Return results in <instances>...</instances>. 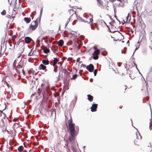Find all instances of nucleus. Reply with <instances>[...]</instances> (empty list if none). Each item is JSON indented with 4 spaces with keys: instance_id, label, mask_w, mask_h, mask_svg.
<instances>
[{
    "instance_id": "f257e3e1",
    "label": "nucleus",
    "mask_w": 152,
    "mask_h": 152,
    "mask_svg": "<svg viewBox=\"0 0 152 152\" xmlns=\"http://www.w3.org/2000/svg\"><path fill=\"white\" fill-rule=\"evenodd\" d=\"M69 127L70 130V136L69 137L68 140L71 144L75 143V137L76 131L75 129V124L72 122V119L71 116L70 115V119L68 121Z\"/></svg>"
},
{
    "instance_id": "f03ea898",
    "label": "nucleus",
    "mask_w": 152,
    "mask_h": 152,
    "mask_svg": "<svg viewBox=\"0 0 152 152\" xmlns=\"http://www.w3.org/2000/svg\"><path fill=\"white\" fill-rule=\"evenodd\" d=\"M136 8L137 11V27H140L141 28L142 27V4H137L136 5Z\"/></svg>"
},
{
    "instance_id": "7ed1b4c3",
    "label": "nucleus",
    "mask_w": 152,
    "mask_h": 152,
    "mask_svg": "<svg viewBox=\"0 0 152 152\" xmlns=\"http://www.w3.org/2000/svg\"><path fill=\"white\" fill-rule=\"evenodd\" d=\"M40 17H39L38 19H37L35 20L32 21L29 26V28L32 31L35 30L37 27L39 25L38 22H40Z\"/></svg>"
},
{
    "instance_id": "20e7f679",
    "label": "nucleus",
    "mask_w": 152,
    "mask_h": 152,
    "mask_svg": "<svg viewBox=\"0 0 152 152\" xmlns=\"http://www.w3.org/2000/svg\"><path fill=\"white\" fill-rule=\"evenodd\" d=\"M10 122L9 121H7L6 119L5 118L2 119L1 121V127L0 129H2L3 132H6L7 129V125Z\"/></svg>"
},
{
    "instance_id": "39448f33",
    "label": "nucleus",
    "mask_w": 152,
    "mask_h": 152,
    "mask_svg": "<svg viewBox=\"0 0 152 152\" xmlns=\"http://www.w3.org/2000/svg\"><path fill=\"white\" fill-rule=\"evenodd\" d=\"M7 127L6 132H7L8 134L11 135H14L16 134V131L15 129L13 128L12 125L10 124V123L8 124Z\"/></svg>"
},
{
    "instance_id": "423d86ee",
    "label": "nucleus",
    "mask_w": 152,
    "mask_h": 152,
    "mask_svg": "<svg viewBox=\"0 0 152 152\" xmlns=\"http://www.w3.org/2000/svg\"><path fill=\"white\" fill-rule=\"evenodd\" d=\"M144 11V13L146 15H149L150 12L151 11V8L149 6H145Z\"/></svg>"
},
{
    "instance_id": "0eeeda50",
    "label": "nucleus",
    "mask_w": 152,
    "mask_h": 152,
    "mask_svg": "<svg viewBox=\"0 0 152 152\" xmlns=\"http://www.w3.org/2000/svg\"><path fill=\"white\" fill-rule=\"evenodd\" d=\"M113 3L115 7H121L120 0H115Z\"/></svg>"
},
{
    "instance_id": "6e6552de",
    "label": "nucleus",
    "mask_w": 152,
    "mask_h": 152,
    "mask_svg": "<svg viewBox=\"0 0 152 152\" xmlns=\"http://www.w3.org/2000/svg\"><path fill=\"white\" fill-rule=\"evenodd\" d=\"M83 21L85 22H87L88 23H92L93 21V19L92 17H88L86 18V20H83Z\"/></svg>"
},
{
    "instance_id": "1a4fd4ad",
    "label": "nucleus",
    "mask_w": 152,
    "mask_h": 152,
    "mask_svg": "<svg viewBox=\"0 0 152 152\" xmlns=\"http://www.w3.org/2000/svg\"><path fill=\"white\" fill-rule=\"evenodd\" d=\"M86 68L90 72H92L94 70V66L92 64H90L89 65L86 66Z\"/></svg>"
},
{
    "instance_id": "9d476101",
    "label": "nucleus",
    "mask_w": 152,
    "mask_h": 152,
    "mask_svg": "<svg viewBox=\"0 0 152 152\" xmlns=\"http://www.w3.org/2000/svg\"><path fill=\"white\" fill-rule=\"evenodd\" d=\"M97 107V104H93L91 108V111L93 112L96 111Z\"/></svg>"
},
{
    "instance_id": "9b49d317",
    "label": "nucleus",
    "mask_w": 152,
    "mask_h": 152,
    "mask_svg": "<svg viewBox=\"0 0 152 152\" xmlns=\"http://www.w3.org/2000/svg\"><path fill=\"white\" fill-rule=\"evenodd\" d=\"M120 1H121V6L122 7H124L128 3L127 0H120Z\"/></svg>"
},
{
    "instance_id": "f8f14e48",
    "label": "nucleus",
    "mask_w": 152,
    "mask_h": 152,
    "mask_svg": "<svg viewBox=\"0 0 152 152\" xmlns=\"http://www.w3.org/2000/svg\"><path fill=\"white\" fill-rule=\"evenodd\" d=\"M46 67L45 66L44 64H40V66L39 67V70L42 69L43 70H45V71L47 70V69H46Z\"/></svg>"
},
{
    "instance_id": "ddd939ff",
    "label": "nucleus",
    "mask_w": 152,
    "mask_h": 152,
    "mask_svg": "<svg viewBox=\"0 0 152 152\" xmlns=\"http://www.w3.org/2000/svg\"><path fill=\"white\" fill-rule=\"evenodd\" d=\"M32 40V39L29 37H26L25 38V42L27 44L29 43Z\"/></svg>"
},
{
    "instance_id": "4468645a",
    "label": "nucleus",
    "mask_w": 152,
    "mask_h": 152,
    "mask_svg": "<svg viewBox=\"0 0 152 152\" xmlns=\"http://www.w3.org/2000/svg\"><path fill=\"white\" fill-rule=\"evenodd\" d=\"M130 18V16L128 15L126 18L124 20V21L125 23H128L129 22Z\"/></svg>"
},
{
    "instance_id": "2eb2a0df",
    "label": "nucleus",
    "mask_w": 152,
    "mask_h": 152,
    "mask_svg": "<svg viewBox=\"0 0 152 152\" xmlns=\"http://www.w3.org/2000/svg\"><path fill=\"white\" fill-rule=\"evenodd\" d=\"M69 11L70 15H71V16L69 18V20H70L72 18L73 14L74 13L76 14V12L75 11H74L72 9H70Z\"/></svg>"
},
{
    "instance_id": "dca6fc26",
    "label": "nucleus",
    "mask_w": 152,
    "mask_h": 152,
    "mask_svg": "<svg viewBox=\"0 0 152 152\" xmlns=\"http://www.w3.org/2000/svg\"><path fill=\"white\" fill-rule=\"evenodd\" d=\"M42 62L43 64L45 65H48L49 63V61L48 59L47 60L44 59L42 60Z\"/></svg>"
},
{
    "instance_id": "f3484780",
    "label": "nucleus",
    "mask_w": 152,
    "mask_h": 152,
    "mask_svg": "<svg viewBox=\"0 0 152 152\" xmlns=\"http://www.w3.org/2000/svg\"><path fill=\"white\" fill-rule=\"evenodd\" d=\"M100 53V50L99 49H96L95 50L94 52L93 53L92 55L94 56V55H98Z\"/></svg>"
},
{
    "instance_id": "a211bd4d",
    "label": "nucleus",
    "mask_w": 152,
    "mask_h": 152,
    "mask_svg": "<svg viewBox=\"0 0 152 152\" xmlns=\"http://www.w3.org/2000/svg\"><path fill=\"white\" fill-rule=\"evenodd\" d=\"M54 59L53 65V66H55L57 63L58 61L59 60L56 58H54Z\"/></svg>"
},
{
    "instance_id": "6ab92c4d",
    "label": "nucleus",
    "mask_w": 152,
    "mask_h": 152,
    "mask_svg": "<svg viewBox=\"0 0 152 152\" xmlns=\"http://www.w3.org/2000/svg\"><path fill=\"white\" fill-rule=\"evenodd\" d=\"M24 20L27 23H30L31 21V18H24Z\"/></svg>"
},
{
    "instance_id": "aec40b11",
    "label": "nucleus",
    "mask_w": 152,
    "mask_h": 152,
    "mask_svg": "<svg viewBox=\"0 0 152 152\" xmlns=\"http://www.w3.org/2000/svg\"><path fill=\"white\" fill-rule=\"evenodd\" d=\"M88 97V99L90 102H91L93 101V97L90 94H88L87 95Z\"/></svg>"
},
{
    "instance_id": "412c9836",
    "label": "nucleus",
    "mask_w": 152,
    "mask_h": 152,
    "mask_svg": "<svg viewBox=\"0 0 152 152\" xmlns=\"http://www.w3.org/2000/svg\"><path fill=\"white\" fill-rule=\"evenodd\" d=\"M4 50H2V46L0 45V56H1L4 54Z\"/></svg>"
},
{
    "instance_id": "4be33fe9",
    "label": "nucleus",
    "mask_w": 152,
    "mask_h": 152,
    "mask_svg": "<svg viewBox=\"0 0 152 152\" xmlns=\"http://www.w3.org/2000/svg\"><path fill=\"white\" fill-rule=\"evenodd\" d=\"M64 44V41L63 40H60L58 43V45L59 46H62Z\"/></svg>"
},
{
    "instance_id": "5701e85b",
    "label": "nucleus",
    "mask_w": 152,
    "mask_h": 152,
    "mask_svg": "<svg viewBox=\"0 0 152 152\" xmlns=\"http://www.w3.org/2000/svg\"><path fill=\"white\" fill-rule=\"evenodd\" d=\"M24 149V147L23 146H20L18 148V150L19 152H21Z\"/></svg>"
},
{
    "instance_id": "b1692460",
    "label": "nucleus",
    "mask_w": 152,
    "mask_h": 152,
    "mask_svg": "<svg viewBox=\"0 0 152 152\" xmlns=\"http://www.w3.org/2000/svg\"><path fill=\"white\" fill-rule=\"evenodd\" d=\"M44 52L45 53H47L50 52V50L49 49L46 48L43 50Z\"/></svg>"
},
{
    "instance_id": "393cba45",
    "label": "nucleus",
    "mask_w": 152,
    "mask_h": 152,
    "mask_svg": "<svg viewBox=\"0 0 152 152\" xmlns=\"http://www.w3.org/2000/svg\"><path fill=\"white\" fill-rule=\"evenodd\" d=\"M97 3L100 6H104L103 4V3L102 2L101 0H96Z\"/></svg>"
},
{
    "instance_id": "a878e982",
    "label": "nucleus",
    "mask_w": 152,
    "mask_h": 152,
    "mask_svg": "<svg viewBox=\"0 0 152 152\" xmlns=\"http://www.w3.org/2000/svg\"><path fill=\"white\" fill-rule=\"evenodd\" d=\"M34 71L32 69H31L28 71V73L29 75H34Z\"/></svg>"
},
{
    "instance_id": "bb28decb",
    "label": "nucleus",
    "mask_w": 152,
    "mask_h": 152,
    "mask_svg": "<svg viewBox=\"0 0 152 152\" xmlns=\"http://www.w3.org/2000/svg\"><path fill=\"white\" fill-rule=\"evenodd\" d=\"M77 75L76 74H74L73 75L72 77L71 78V80H75L76 79V78L77 77Z\"/></svg>"
},
{
    "instance_id": "cd10ccee",
    "label": "nucleus",
    "mask_w": 152,
    "mask_h": 152,
    "mask_svg": "<svg viewBox=\"0 0 152 152\" xmlns=\"http://www.w3.org/2000/svg\"><path fill=\"white\" fill-rule=\"evenodd\" d=\"M150 124L151 122L148 121L147 123V128H149L150 130H151V128Z\"/></svg>"
},
{
    "instance_id": "c85d7f7f",
    "label": "nucleus",
    "mask_w": 152,
    "mask_h": 152,
    "mask_svg": "<svg viewBox=\"0 0 152 152\" xmlns=\"http://www.w3.org/2000/svg\"><path fill=\"white\" fill-rule=\"evenodd\" d=\"M137 138L138 140H141L142 139V137L140 135V134H139V135L138 134L137 135Z\"/></svg>"
},
{
    "instance_id": "c756f323",
    "label": "nucleus",
    "mask_w": 152,
    "mask_h": 152,
    "mask_svg": "<svg viewBox=\"0 0 152 152\" xmlns=\"http://www.w3.org/2000/svg\"><path fill=\"white\" fill-rule=\"evenodd\" d=\"M41 90H40V89L39 88L37 92V94H38V96L37 95L36 96H39L40 95V94H41Z\"/></svg>"
},
{
    "instance_id": "7c9ffc66",
    "label": "nucleus",
    "mask_w": 152,
    "mask_h": 152,
    "mask_svg": "<svg viewBox=\"0 0 152 152\" xmlns=\"http://www.w3.org/2000/svg\"><path fill=\"white\" fill-rule=\"evenodd\" d=\"M95 56H94L93 58V59L94 60H97L99 56L98 55H95Z\"/></svg>"
},
{
    "instance_id": "2f4dec72",
    "label": "nucleus",
    "mask_w": 152,
    "mask_h": 152,
    "mask_svg": "<svg viewBox=\"0 0 152 152\" xmlns=\"http://www.w3.org/2000/svg\"><path fill=\"white\" fill-rule=\"evenodd\" d=\"M16 36L15 35H14L12 37V39L13 41L15 40V39H16Z\"/></svg>"
},
{
    "instance_id": "473e14b6",
    "label": "nucleus",
    "mask_w": 152,
    "mask_h": 152,
    "mask_svg": "<svg viewBox=\"0 0 152 152\" xmlns=\"http://www.w3.org/2000/svg\"><path fill=\"white\" fill-rule=\"evenodd\" d=\"M1 13L2 15H5L6 14V11L4 10L2 12H1Z\"/></svg>"
},
{
    "instance_id": "72a5a7b5",
    "label": "nucleus",
    "mask_w": 152,
    "mask_h": 152,
    "mask_svg": "<svg viewBox=\"0 0 152 152\" xmlns=\"http://www.w3.org/2000/svg\"><path fill=\"white\" fill-rule=\"evenodd\" d=\"M149 47L152 50V40L150 42V45H149Z\"/></svg>"
},
{
    "instance_id": "f704fd0d",
    "label": "nucleus",
    "mask_w": 152,
    "mask_h": 152,
    "mask_svg": "<svg viewBox=\"0 0 152 152\" xmlns=\"http://www.w3.org/2000/svg\"><path fill=\"white\" fill-rule=\"evenodd\" d=\"M97 70L96 69L94 71V76H96L97 74Z\"/></svg>"
},
{
    "instance_id": "c9c22d12",
    "label": "nucleus",
    "mask_w": 152,
    "mask_h": 152,
    "mask_svg": "<svg viewBox=\"0 0 152 152\" xmlns=\"http://www.w3.org/2000/svg\"><path fill=\"white\" fill-rule=\"evenodd\" d=\"M22 67V66L20 65H18L17 67V69H20Z\"/></svg>"
},
{
    "instance_id": "e433bc0d",
    "label": "nucleus",
    "mask_w": 152,
    "mask_h": 152,
    "mask_svg": "<svg viewBox=\"0 0 152 152\" xmlns=\"http://www.w3.org/2000/svg\"><path fill=\"white\" fill-rule=\"evenodd\" d=\"M16 61H17L16 60H15V61H14V62L13 63V65L15 67L16 66Z\"/></svg>"
},
{
    "instance_id": "4c0bfd02",
    "label": "nucleus",
    "mask_w": 152,
    "mask_h": 152,
    "mask_svg": "<svg viewBox=\"0 0 152 152\" xmlns=\"http://www.w3.org/2000/svg\"><path fill=\"white\" fill-rule=\"evenodd\" d=\"M57 66H56V67L55 69H54V71L55 72H56L57 71Z\"/></svg>"
},
{
    "instance_id": "58836bf2",
    "label": "nucleus",
    "mask_w": 152,
    "mask_h": 152,
    "mask_svg": "<svg viewBox=\"0 0 152 152\" xmlns=\"http://www.w3.org/2000/svg\"><path fill=\"white\" fill-rule=\"evenodd\" d=\"M80 60V58H77V60H76L77 62H79Z\"/></svg>"
},
{
    "instance_id": "ea45409f",
    "label": "nucleus",
    "mask_w": 152,
    "mask_h": 152,
    "mask_svg": "<svg viewBox=\"0 0 152 152\" xmlns=\"http://www.w3.org/2000/svg\"><path fill=\"white\" fill-rule=\"evenodd\" d=\"M22 72L24 75H25V72L23 69H22Z\"/></svg>"
},
{
    "instance_id": "a19ab883",
    "label": "nucleus",
    "mask_w": 152,
    "mask_h": 152,
    "mask_svg": "<svg viewBox=\"0 0 152 152\" xmlns=\"http://www.w3.org/2000/svg\"><path fill=\"white\" fill-rule=\"evenodd\" d=\"M39 45H39V42H38V43H37V45H36V46L37 47H39Z\"/></svg>"
},
{
    "instance_id": "79ce46f5",
    "label": "nucleus",
    "mask_w": 152,
    "mask_h": 152,
    "mask_svg": "<svg viewBox=\"0 0 152 152\" xmlns=\"http://www.w3.org/2000/svg\"><path fill=\"white\" fill-rule=\"evenodd\" d=\"M5 84H6V85H7V87H8V88H9V84H8V83H7V82H6V83H5Z\"/></svg>"
},
{
    "instance_id": "37998d69",
    "label": "nucleus",
    "mask_w": 152,
    "mask_h": 152,
    "mask_svg": "<svg viewBox=\"0 0 152 152\" xmlns=\"http://www.w3.org/2000/svg\"><path fill=\"white\" fill-rule=\"evenodd\" d=\"M42 10H43V8L42 7V8H41V10H40V13H41V14L42 12Z\"/></svg>"
},
{
    "instance_id": "c03bdc74",
    "label": "nucleus",
    "mask_w": 152,
    "mask_h": 152,
    "mask_svg": "<svg viewBox=\"0 0 152 152\" xmlns=\"http://www.w3.org/2000/svg\"><path fill=\"white\" fill-rule=\"evenodd\" d=\"M80 47H81V46L80 45H79L78 46H77V48L78 49H79L80 48Z\"/></svg>"
},
{
    "instance_id": "a18cd8bd",
    "label": "nucleus",
    "mask_w": 152,
    "mask_h": 152,
    "mask_svg": "<svg viewBox=\"0 0 152 152\" xmlns=\"http://www.w3.org/2000/svg\"><path fill=\"white\" fill-rule=\"evenodd\" d=\"M82 66L84 67H86V66L85 64H82Z\"/></svg>"
},
{
    "instance_id": "49530a36",
    "label": "nucleus",
    "mask_w": 152,
    "mask_h": 152,
    "mask_svg": "<svg viewBox=\"0 0 152 152\" xmlns=\"http://www.w3.org/2000/svg\"><path fill=\"white\" fill-rule=\"evenodd\" d=\"M77 18L78 19V20H80V18H80V17H78L77 16Z\"/></svg>"
},
{
    "instance_id": "de8ad7c7",
    "label": "nucleus",
    "mask_w": 152,
    "mask_h": 152,
    "mask_svg": "<svg viewBox=\"0 0 152 152\" xmlns=\"http://www.w3.org/2000/svg\"><path fill=\"white\" fill-rule=\"evenodd\" d=\"M115 0H110V1L112 2H113L114 1H115Z\"/></svg>"
},
{
    "instance_id": "09e8293b",
    "label": "nucleus",
    "mask_w": 152,
    "mask_h": 152,
    "mask_svg": "<svg viewBox=\"0 0 152 152\" xmlns=\"http://www.w3.org/2000/svg\"><path fill=\"white\" fill-rule=\"evenodd\" d=\"M35 94H36V93H35V94H33L31 95V97H32L33 96H34V95Z\"/></svg>"
},
{
    "instance_id": "8fccbe9b",
    "label": "nucleus",
    "mask_w": 152,
    "mask_h": 152,
    "mask_svg": "<svg viewBox=\"0 0 152 152\" xmlns=\"http://www.w3.org/2000/svg\"><path fill=\"white\" fill-rule=\"evenodd\" d=\"M93 80L92 79H90V82H92Z\"/></svg>"
},
{
    "instance_id": "3c124183",
    "label": "nucleus",
    "mask_w": 152,
    "mask_h": 152,
    "mask_svg": "<svg viewBox=\"0 0 152 152\" xmlns=\"http://www.w3.org/2000/svg\"><path fill=\"white\" fill-rule=\"evenodd\" d=\"M13 121H16V119H14L13 120Z\"/></svg>"
},
{
    "instance_id": "603ef678",
    "label": "nucleus",
    "mask_w": 152,
    "mask_h": 152,
    "mask_svg": "<svg viewBox=\"0 0 152 152\" xmlns=\"http://www.w3.org/2000/svg\"><path fill=\"white\" fill-rule=\"evenodd\" d=\"M8 42H9V44H10V43H11V41H10V40H9V41H8Z\"/></svg>"
},
{
    "instance_id": "864d4df0",
    "label": "nucleus",
    "mask_w": 152,
    "mask_h": 152,
    "mask_svg": "<svg viewBox=\"0 0 152 152\" xmlns=\"http://www.w3.org/2000/svg\"><path fill=\"white\" fill-rule=\"evenodd\" d=\"M0 113H1V114H2V111H0ZM2 115H1V116H2Z\"/></svg>"
},
{
    "instance_id": "5fc2aeb1",
    "label": "nucleus",
    "mask_w": 152,
    "mask_h": 152,
    "mask_svg": "<svg viewBox=\"0 0 152 152\" xmlns=\"http://www.w3.org/2000/svg\"><path fill=\"white\" fill-rule=\"evenodd\" d=\"M20 42L18 41V42H17V45H18H18H19V43H20Z\"/></svg>"
},
{
    "instance_id": "6e6d98bb",
    "label": "nucleus",
    "mask_w": 152,
    "mask_h": 152,
    "mask_svg": "<svg viewBox=\"0 0 152 152\" xmlns=\"http://www.w3.org/2000/svg\"><path fill=\"white\" fill-rule=\"evenodd\" d=\"M26 150H24L23 151V152H26Z\"/></svg>"
},
{
    "instance_id": "4d7b16f0",
    "label": "nucleus",
    "mask_w": 152,
    "mask_h": 152,
    "mask_svg": "<svg viewBox=\"0 0 152 152\" xmlns=\"http://www.w3.org/2000/svg\"><path fill=\"white\" fill-rule=\"evenodd\" d=\"M145 26H144V28H143V29L144 28H145Z\"/></svg>"
},
{
    "instance_id": "13d9d810",
    "label": "nucleus",
    "mask_w": 152,
    "mask_h": 152,
    "mask_svg": "<svg viewBox=\"0 0 152 152\" xmlns=\"http://www.w3.org/2000/svg\"><path fill=\"white\" fill-rule=\"evenodd\" d=\"M73 152H77V151L75 150H74V151H73Z\"/></svg>"
},
{
    "instance_id": "bf43d9fd",
    "label": "nucleus",
    "mask_w": 152,
    "mask_h": 152,
    "mask_svg": "<svg viewBox=\"0 0 152 152\" xmlns=\"http://www.w3.org/2000/svg\"><path fill=\"white\" fill-rule=\"evenodd\" d=\"M144 126H145V127H146V124H144Z\"/></svg>"
},
{
    "instance_id": "052dcab7",
    "label": "nucleus",
    "mask_w": 152,
    "mask_h": 152,
    "mask_svg": "<svg viewBox=\"0 0 152 152\" xmlns=\"http://www.w3.org/2000/svg\"><path fill=\"white\" fill-rule=\"evenodd\" d=\"M148 23H151V22H150L149 21L148 22Z\"/></svg>"
},
{
    "instance_id": "680f3d73",
    "label": "nucleus",
    "mask_w": 152,
    "mask_h": 152,
    "mask_svg": "<svg viewBox=\"0 0 152 152\" xmlns=\"http://www.w3.org/2000/svg\"><path fill=\"white\" fill-rule=\"evenodd\" d=\"M130 74L132 75V74H133V72H132V73H131L130 72Z\"/></svg>"
},
{
    "instance_id": "e2e57ef3",
    "label": "nucleus",
    "mask_w": 152,
    "mask_h": 152,
    "mask_svg": "<svg viewBox=\"0 0 152 152\" xmlns=\"http://www.w3.org/2000/svg\"><path fill=\"white\" fill-rule=\"evenodd\" d=\"M21 54H20V56H18V57H20V56H21Z\"/></svg>"
},
{
    "instance_id": "0e129e2a",
    "label": "nucleus",
    "mask_w": 152,
    "mask_h": 152,
    "mask_svg": "<svg viewBox=\"0 0 152 152\" xmlns=\"http://www.w3.org/2000/svg\"><path fill=\"white\" fill-rule=\"evenodd\" d=\"M129 69V71H130V70H132V69Z\"/></svg>"
},
{
    "instance_id": "69168bd1",
    "label": "nucleus",
    "mask_w": 152,
    "mask_h": 152,
    "mask_svg": "<svg viewBox=\"0 0 152 152\" xmlns=\"http://www.w3.org/2000/svg\"><path fill=\"white\" fill-rule=\"evenodd\" d=\"M58 143V144H60L61 143V142H59Z\"/></svg>"
},
{
    "instance_id": "338daca9",
    "label": "nucleus",
    "mask_w": 152,
    "mask_h": 152,
    "mask_svg": "<svg viewBox=\"0 0 152 152\" xmlns=\"http://www.w3.org/2000/svg\"><path fill=\"white\" fill-rule=\"evenodd\" d=\"M132 33L133 32V31H132Z\"/></svg>"
},
{
    "instance_id": "774afa93",
    "label": "nucleus",
    "mask_w": 152,
    "mask_h": 152,
    "mask_svg": "<svg viewBox=\"0 0 152 152\" xmlns=\"http://www.w3.org/2000/svg\"><path fill=\"white\" fill-rule=\"evenodd\" d=\"M12 33L11 34V35H12Z\"/></svg>"
}]
</instances>
